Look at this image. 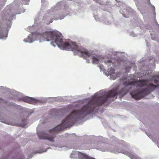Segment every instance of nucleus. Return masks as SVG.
Returning <instances> with one entry per match:
<instances>
[{"instance_id":"4468645a","label":"nucleus","mask_w":159,"mask_h":159,"mask_svg":"<svg viewBox=\"0 0 159 159\" xmlns=\"http://www.w3.org/2000/svg\"><path fill=\"white\" fill-rule=\"evenodd\" d=\"M45 19L46 20H48V17H47Z\"/></svg>"},{"instance_id":"2eb2a0df","label":"nucleus","mask_w":159,"mask_h":159,"mask_svg":"<svg viewBox=\"0 0 159 159\" xmlns=\"http://www.w3.org/2000/svg\"><path fill=\"white\" fill-rule=\"evenodd\" d=\"M116 78V77H115L113 78V80H114Z\"/></svg>"},{"instance_id":"39448f33","label":"nucleus","mask_w":159,"mask_h":159,"mask_svg":"<svg viewBox=\"0 0 159 159\" xmlns=\"http://www.w3.org/2000/svg\"><path fill=\"white\" fill-rule=\"evenodd\" d=\"M92 63L93 64H98L99 62V59L97 56H92Z\"/></svg>"},{"instance_id":"f257e3e1","label":"nucleus","mask_w":159,"mask_h":159,"mask_svg":"<svg viewBox=\"0 0 159 159\" xmlns=\"http://www.w3.org/2000/svg\"><path fill=\"white\" fill-rule=\"evenodd\" d=\"M124 84L125 85V87L122 89L119 92H118V88H115L108 92L107 95H100V93L102 91L99 93H95L92 97V113L94 111L97 107L102 105L108 99L114 98L115 96H116L118 94L122 96L125 95L129 91V90L127 89L128 87L131 88V89L132 86H135L136 85L137 87H142L145 86H147V88L143 89L139 91L137 90L132 91L130 93L132 98L136 100H138L149 94L151 91H154L158 86L152 83L148 84V80L145 79L139 80L137 81H133L127 84L125 82Z\"/></svg>"},{"instance_id":"9d476101","label":"nucleus","mask_w":159,"mask_h":159,"mask_svg":"<svg viewBox=\"0 0 159 159\" xmlns=\"http://www.w3.org/2000/svg\"><path fill=\"white\" fill-rule=\"evenodd\" d=\"M105 63L106 64H107L110 63H111L112 61L111 60H108L105 61Z\"/></svg>"},{"instance_id":"f3484780","label":"nucleus","mask_w":159,"mask_h":159,"mask_svg":"<svg viewBox=\"0 0 159 159\" xmlns=\"http://www.w3.org/2000/svg\"><path fill=\"white\" fill-rule=\"evenodd\" d=\"M52 43H52V42H51V44H52Z\"/></svg>"},{"instance_id":"423d86ee","label":"nucleus","mask_w":159,"mask_h":159,"mask_svg":"<svg viewBox=\"0 0 159 159\" xmlns=\"http://www.w3.org/2000/svg\"><path fill=\"white\" fill-rule=\"evenodd\" d=\"M2 19L3 20H10V19L12 16L10 15L9 14H8L7 13H5L4 15H2Z\"/></svg>"},{"instance_id":"ddd939ff","label":"nucleus","mask_w":159,"mask_h":159,"mask_svg":"<svg viewBox=\"0 0 159 159\" xmlns=\"http://www.w3.org/2000/svg\"><path fill=\"white\" fill-rule=\"evenodd\" d=\"M86 62L87 63H89L90 61L89 60H87L86 61Z\"/></svg>"},{"instance_id":"f03ea898","label":"nucleus","mask_w":159,"mask_h":159,"mask_svg":"<svg viewBox=\"0 0 159 159\" xmlns=\"http://www.w3.org/2000/svg\"><path fill=\"white\" fill-rule=\"evenodd\" d=\"M43 37L47 41L55 40V42L58 46L62 50L72 51L75 54H81V56L84 59L89 57L91 53L81 47H79L75 43L67 42L64 41L61 34L54 32H46L43 34Z\"/></svg>"},{"instance_id":"0eeeda50","label":"nucleus","mask_w":159,"mask_h":159,"mask_svg":"<svg viewBox=\"0 0 159 159\" xmlns=\"http://www.w3.org/2000/svg\"><path fill=\"white\" fill-rule=\"evenodd\" d=\"M152 79L154 81V82L155 84L159 82V76L156 75L152 77Z\"/></svg>"},{"instance_id":"1a4fd4ad","label":"nucleus","mask_w":159,"mask_h":159,"mask_svg":"<svg viewBox=\"0 0 159 159\" xmlns=\"http://www.w3.org/2000/svg\"><path fill=\"white\" fill-rule=\"evenodd\" d=\"M7 37V35H4L3 33L0 31V38L2 39L3 38H6Z\"/></svg>"},{"instance_id":"a211bd4d","label":"nucleus","mask_w":159,"mask_h":159,"mask_svg":"<svg viewBox=\"0 0 159 159\" xmlns=\"http://www.w3.org/2000/svg\"><path fill=\"white\" fill-rule=\"evenodd\" d=\"M116 98H117L116 97V98H115V99H116Z\"/></svg>"},{"instance_id":"20e7f679","label":"nucleus","mask_w":159,"mask_h":159,"mask_svg":"<svg viewBox=\"0 0 159 159\" xmlns=\"http://www.w3.org/2000/svg\"><path fill=\"white\" fill-rule=\"evenodd\" d=\"M78 155L79 158L80 159H87L88 157L86 154L80 152H78Z\"/></svg>"},{"instance_id":"6e6552de","label":"nucleus","mask_w":159,"mask_h":159,"mask_svg":"<svg viewBox=\"0 0 159 159\" xmlns=\"http://www.w3.org/2000/svg\"><path fill=\"white\" fill-rule=\"evenodd\" d=\"M108 70L109 74L111 75V77H112V76L113 75H112V74L114 73L115 70L114 68H111L110 70Z\"/></svg>"},{"instance_id":"7ed1b4c3","label":"nucleus","mask_w":159,"mask_h":159,"mask_svg":"<svg viewBox=\"0 0 159 159\" xmlns=\"http://www.w3.org/2000/svg\"><path fill=\"white\" fill-rule=\"evenodd\" d=\"M21 100L23 102L30 104L34 103L36 101L35 99L28 96L22 97Z\"/></svg>"},{"instance_id":"dca6fc26","label":"nucleus","mask_w":159,"mask_h":159,"mask_svg":"<svg viewBox=\"0 0 159 159\" xmlns=\"http://www.w3.org/2000/svg\"><path fill=\"white\" fill-rule=\"evenodd\" d=\"M2 100V99L1 98H0V100Z\"/></svg>"},{"instance_id":"f8f14e48","label":"nucleus","mask_w":159,"mask_h":159,"mask_svg":"<svg viewBox=\"0 0 159 159\" xmlns=\"http://www.w3.org/2000/svg\"><path fill=\"white\" fill-rule=\"evenodd\" d=\"M96 2L97 3H98L100 5L102 4V2H100L98 0H96Z\"/></svg>"},{"instance_id":"9b49d317","label":"nucleus","mask_w":159,"mask_h":159,"mask_svg":"<svg viewBox=\"0 0 159 159\" xmlns=\"http://www.w3.org/2000/svg\"><path fill=\"white\" fill-rule=\"evenodd\" d=\"M52 21L53 19H52L50 20L48 22L47 21H46L45 22L47 24H49L50 23L52 22Z\"/></svg>"}]
</instances>
